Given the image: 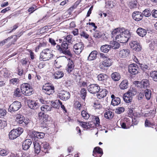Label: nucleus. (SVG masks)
<instances>
[{
	"label": "nucleus",
	"mask_w": 157,
	"mask_h": 157,
	"mask_svg": "<svg viewBox=\"0 0 157 157\" xmlns=\"http://www.w3.org/2000/svg\"><path fill=\"white\" fill-rule=\"evenodd\" d=\"M21 90L22 93L25 96L31 95L33 93V90L29 84L25 83L21 86Z\"/></svg>",
	"instance_id": "obj_1"
},
{
	"label": "nucleus",
	"mask_w": 157,
	"mask_h": 157,
	"mask_svg": "<svg viewBox=\"0 0 157 157\" xmlns=\"http://www.w3.org/2000/svg\"><path fill=\"white\" fill-rule=\"evenodd\" d=\"M54 56L52 53L50 49L47 48L44 50L40 53V60L46 61L51 59Z\"/></svg>",
	"instance_id": "obj_2"
},
{
	"label": "nucleus",
	"mask_w": 157,
	"mask_h": 157,
	"mask_svg": "<svg viewBox=\"0 0 157 157\" xmlns=\"http://www.w3.org/2000/svg\"><path fill=\"white\" fill-rule=\"evenodd\" d=\"M23 129L19 127L16 129H13L9 133V138L10 140H14L16 138L23 132Z\"/></svg>",
	"instance_id": "obj_3"
},
{
	"label": "nucleus",
	"mask_w": 157,
	"mask_h": 157,
	"mask_svg": "<svg viewBox=\"0 0 157 157\" xmlns=\"http://www.w3.org/2000/svg\"><path fill=\"white\" fill-rule=\"evenodd\" d=\"M21 106V103L18 101H15L11 104L8 109L9 111L10 112H15L17 111Z\"/></svg>",
	"instance_id": "obj_4"
},
{
	"label": "nucleus",
	"mask_w": 157,
	"mask_h": 157,
	"mask_svg": "<svg viewBox=\"0 0 157 157\" xmlns=\"http://www.w3.org/2000/svg\"><path fill=\"white\" fill-rule=\"evenodd\" d=\"M87 88L88 91L92 94L97 93L101 90L100 86L95 84H91Z\"/></svg>",
	"instance_id": "obj_5"
},
{
	"label": "nucleus",
	"mask_w": 157,
	"mask_h": 157,
	"mask_svg": "<svg viewBox=\"0 0 157 157\" xmlns=\"http://www.w3.org/2000/svg\"><path fill=\"white\" fill-rule=\"evenodd\" d=\"M42 89L43 92L48 95L52 94L55 92L54 87L49 84H46L45 86H44Z\"/></svg>",
	"instance_id": "obj_6"
},
{
	"label": "nucleus",
	"mask_w": 157,
	"mask_h": 157,
	"mask_svg": "<svg viewBox=\"0 0 157 157\" xmlns=\"http://www.w3.org/2000/svg\"><path fill=\"white\" fill-rule=\"evenodd\" d=\"M84 47V44L82 42L76 43L73 46L74 51L76 54H79L82 52Z\"/></svg>",
	"instance_id": "obj_7"
},
{
	"label": "nucleus",
	"mask_w": 157,
	"mask_h": 157,
	"mask_svg": "<svg viewBox=\"0 0 157 157\" xmlns=\"http://www.w3.org/2000/svg\"><path fill=\"white\" fill-rule=\"evenodd\" d=\"M112 63V59L107 58L100 63L99 67L100 69H103L105 67H108L111 66Z\"/></svg>",
	"instance_id": "obj_8"
},
{
	"label": "nucleus",
	"mask_w": 157,
	"mask_h": 157,
	"mask_svg": "<svg viewBox=\"0 0 157 157\" xmlns=\"http://www.w3.org/2000/svg\"><path fill=\"white\" fill-rule=\"evenodd\" d=\"M128 71L130 73L133 75H136L138 72V65L135 63L130 64L128 67Z\"/></svg>",
	"instance_id": "obj_9"
},
{
	"label": "nucleus",
	"mask_w": 157,
	"mask_h": 157,
	"mask_svg": "<svg viewBox=\"0 0 157 157\" xmlns=\"http://www.w3.org/2000/svg\"><path fill=\"white\" fill-rule=\"evenodd\" d=\"M70 96V93L69 92L64 90H61L59 93V97L62 100H67L69 99Z\"/></svg>",
	"instance_id": "obj_10"
},
{
	"label": "nucleus",
	"mask_w": 157,
	"mask_h": 157,
	"mask_svg": "<svg viewBox=\"0 0 157 157\" xmlns=\"http://www.w3.org/2000/svg\"><path fill=\"white\" fill-rule=\"evenodd\" d=\"M130 47L133 50L136 51H140L141 49V47L139 43L136 41L132 40L130 43Z\"/></svg>",
	"instance_id": "obj_11"
},
{
	"label": "nucleus",
	"mask_w": 157,
	"mask_h": 157,
	"mask_svg": "<svg viewBox=\"0 0 157 157\" xmlns=\"http://www.w3.org/2000/svg\"><path fill=\"white\" fill-rule=\"evenodd\" d=\"M133 18L136 21L141 20L143 17V14L139 11H136L133 12L132 14Z\"/></svg>",
	"instance_id": "obj_12"
},
{
	"label": "nucleus",
	"mask_w": 157,
	"mask_h": 157,
	"mask_svg": "<svg viewBox=\"0 0 157 157\" xmlns=\"http://www.w3.org/2000/svg\"><path fill=\"white\" fill-rule=\"evenodd\" d=\"M141 69L144 71H147L151 70L154 67L153 65L151 63H150L141 64L140 65Z\"/></svg>",
	"instance_id": "obj_13"
},
{
	"label": "nucleus",
	"mask_w": 157,
	"mask_h": 157,
	"mask_svg": "<svg viewBox=\"0 0 157 157\" xmlns=\"http://www.w3.org/2000/svg\"><path fill=\"white\" fill-rule=\"evenodd\" d=\"M115 39L121 43H126L129 39L126 36L121 34H117L115 37Z\"/></svg>",
	"instance_id": "obj_14"
},
{
	"label": "nucleus",
	"mask_w": 157,
	"mask_h": 157,
	"mask_svg": "<svg viewBox=\"0 0 157 157\" xmlns=\"http://www.w3.org/2000/svg\"><path fill=\"white\" fill-rule=\"evenodd\" d=\"M103 154L102 150L99 147H95L93 151V155L95 157H101Z\"/></svg>",
	"instance_id": "obj_15"
},
{
	"label": "nucleus",
	"mask_w": 157,
	"mask_h": 157,
	"mask_svg": "<svg viewBox=\"0 0 157 157\" xmlns=\"http://www.w3.org/2000/svg\"><path fill=\"white\" fill-rule=\"evenodd\" d=\"M32 142L30 139H27L25 140L23 142L22 144V147L24 150H27L30 147L31 145L32 144Z\"/></svg>",
	"instance_id": "obj_16"
},
{
	"label": "nucleus",
	"mask_w": 157,
	"mask_h": 157,
	"mask_svg": "<svg viewBox=\"0 0 157 157\" xmlns=\"http://www.w3.org/2000/svg\"><path fill=\"white\" fill-rule=\"evenodd\" d=\"M28 103L29 106L31 109H36L39 107L38 103L34 101L29 100Z\"/></svg>",
	"instance_id": "obj_17"
},
{
	"label": "nucleus",
	"mask_w": 157,
	"mask_h": 157,
	"mask_svg": "<svg viewBox=\"0 0 157 157\" xmlns=\"http://www.w3.org/2000/svg\"><path fill=\"white\" fill-rule=\"evenodd\" d=\"M97 78L98 81H102V82L105 83L106 82L107 80L109 78V76L106 74H101L98 76Z\"/></svg>",
	"instance_id": "obj_18"
},
{
	"label": "nucleus",
	"mask_w": 157,
	"mask_h": 157,
	"mask_svg": "<svg viewBox=\"0 0 157 157\" xmlns=\"http://www.w3.org/2000/svg\"><path fill=\"white\" fill-rule=\"evenodd\" d=\"M74 67V65L73 61L72 60L69 59L66 69L67 71L69 73L71 72L73 70Z\"/></svg>",
	"instance_id": "obj_19"
},
{
	"label": "nucleus",
	"mask_w": 157,
	"mask_h": 157,
	"mask_svg": "<svg viewBox=\"0 0 157 157\" xmlns=\"http://www.w3.org/2000/svg\"><path fill=\"white\" fill-rule=\"evenodd\" d=\"M149 81L147 79H143L140 82V86L142 88H147L149 87Z\"/></svg>",
	"instance_id": "obj_20"
},
{
	"label": "nucleus",
	"mask_w": 157,
	"mask_h": 157,
	"mask_svg": "<svg viewBox=\"0 0 157 157\" xmlns=\"http://www.w3.org/2000/svg\"><path fill=\"white\" fill-rule=\"evenodd\" d=\"M130 51L128 49H124L121 50L119 52V56L122 57H126L128 56Z\"/></svg>",
	"instance_id": "obj_21"
},
{
	"label": "nucleus",
	"mask_w": 157,
	"mask_h": 157,
	"mask_svg": "<svg viewBox=\"0 0 157 157\" xmlns=\"http://www.w3.org/2000/svg\"><path fill=\"white\" fill-rule=\"evenodd\" d=\"M16 121L20 124H22L23 126H26L29 123V121L28 120H25L24 117L22 118L21 117L18 119L16 120Z\"/></svg>",
	"instance_id": "obj_22"
},
{
	"label": "nucleus",
	"mask_w": 157,
	"mask_h": 157,
	"mask_svg": "<svg viewBox=\"0 0 157 157\" xmlns=\"http://www.w3.org/2000/svg\"><path fill=\"white\" fill-rule=\"evenodd\" d=\"M111 77L112 80L114 81H119L121 77L120 74L117 72L112 73L111 75Z\"/></svg>",
	"instance_id": "obj_23"
},
{
	"label": "nucleus",
	"mask_w": 157,
	"mask_h": 157,
	"mask_svg": "<svg viewBox=\"0 0 157 157\" xmlns=\"http://www.w3.org/2000/svg\"><path fill=\"white\" fill-rule=\"evenodd\" d=\"M108 93L107 91L105 89H102L99 92V93L97 94V96L98 98L101 99L105 97Z\"/></svg>",
	"instance_id": "obj_24"
},
{
	"label": "nucleus",
	"mask_w": 157,
	"mask_h": 157,
	"mask_svg": "<svg viewBox=\"0 0 157 157\" xmlns=\"http://www.w3.org/2000/svg\"><path fill=\"white\" fill-rule=\"evenodd\" d=\"M98 53V52L96 51H92L88 56V60H92L95 59L96 58Z\"/></svg>",
	"instance_id": "obj_25"
},
{
	"label": "nucleus",
	"mask_w": 157,
	"mask_h": 157,
	"mask_svg": "<svg viewBox=\"0 0 157 157\" xmlns=\"http://www.w3.org/2000/svg\"><path fill=\"white\" fill-rule=\"evenodd\" d=\"M132 97L127 93L124 94L123 96L124 101L126 103H128L131 102Z\"/></svg>",
	"instance_id": "obj_26"
},
{
	"label": "nucleus",
	"mask_w": 157,
	"mask_h": 157,
	"mask_svg": "<svg viewBox=\"0 0 157 157\" xmlns=\"http://www.w3.org/2000/svg\"><path fill=\"white\" fill-rule=\"evenodd\" d=\"M136 32L141 37H144L147 34L146 30L141 28H138L136 31Z\"/></svg>",
	"instance_id": "obj_27"
},
{
	"label": "nucleus",
	"mask_w": 157,
	"mask_h": 157,
	"mask_svg": "<svg viewBox=\"0 0 157 157\" xmlns=\"http://www.w3.org/2000/svg\"><path fill=\"white\" fill-rule=\"evenodd\" d=\"M128 87V81L127 80H124L122 81L120 85L121 89L124 90L126 89Z\"/></svg>",
	"instance_id": "obj_28"
},
{
	"label": "nucleus",
	"mask_w": 157,
	"mask_h": 157,
	"mask_svg": "<svg viewBox=\"0 0 157 157\" xmlns=\"http://www.w3.org/2000/svg\"><path fill=\"white\" fill-rule=\"evenodd\" d=\"M121 34L126 36V37L129 39L130 38V34L129 30L125 29L123 28H121Z\"/></svg>",
	"instance_id": "obj_29"
},
{
	"label": "nucleus",
	"mask_w": 157,
	"mask_h": 157,
	"mask_svg": "<svg viewBox=\"0 0 157 157\" xmlns=\"http://www.w3.org/2000/svg\"><path fill=\"white\" fill-rule=\"evenodd\" d=\"M41 145V151L45 153H48V149L49 147V144L47 143H42Z\"/></svg>",
	"instance_id": "obj_30"
},
{
	"label": "nucleus",
	"mask_w": 157,
	"mask_h": 157,
	"mask_svg": "<svg viewBox=\"0 0 157 157\" xmlns=\"http://www.w3.org/2000/svg\"><path fill=\"white\" fill-rule=\"evenodd\" d=\"M34 147L35 149V151L37 154H38L40 151L41 150V145H40V144L37 142H35L33 143Z\"/></svg>",
	"instance_id": "obj_31"
},
{
	"label": "nucleus",
	"mask_w": 157,
	"mask_h": 157,
	"mask_svg": "<svg viewBox=\"0 0 157 157\" xmlns=\"http://www.w3.org/2000/svg\"><path fill=\"white\" fill-rule=\"evenodd\" d=\"M110 48H112L114 49H117L120 47L119 44L115 41H111L110 43Z\"/></svg>",
	"instance_id": "obj_32"
},
{
	"label": "nucleus",
	"mask_w": 157,
	"mask_h": 157,
	"mask_svg": "<svg viewBox=\"0 0 157 157\" xmlns=\"http://www.w3.org/2000/svg\"><path fill=\"white\" fill-rule=\"evenodd\" d=\"M110 48L109 45L105 44L102 46L101 47L100 49L102 52L106 53L108 52Z\"/></svg>",
	"instance_id": "obj_33"
},
{
	"label": "nucleus",
	"mask_w": 157,
	"mask_h": 157,
	"mask_svg": "<svg viewBox=\"0 0 157 157\" xmlns=\"http://www.w3.org/2000/svg\"><path fill=\"white\" fill-rule=\"evenodd\" d=\"M64 75L63 72L61 71H57L53 75L54 78L56 79L60 78Z\"/></svg>",
	"instance_id": "obj_34"
},
{
	"label": "nucleus",
	"mask_w": 157,
	"mask_h": 157,
	"mask_svg": "<svg viewBox=\"0 0 157 157\" xmlns=\"http://www.w3.org/2000/svg\"><path fill=\"white\" fill-rule=\"evenodd\" d=\"M129 7L132 9L137 7V2L136 0H131L128 4Z\"/></svg>",
	"instance_id": "obj_35"
},
{
	"label": "nucleus",
	"mask_w": 157,
	"mask_h": 157,
	"mask_svg": "<svg viewBox=\"0 0 157 157\" xmlns=\"http://www.w3.org/2000/svg\"><path fill=\"white\" fill-rule=\"evenodd\" d=\"M41 110L44 112H46L48 111H50L52 107L47 105H43L41 107Z\"/></svg>",
	"instance_id": "obj_36"
},
{
	"label": "nucleus",
	"mask_w": 157,
	"mask_h": 157,
	"mask_svg": "<svg viewBox=\"0 0 157 157\" xmlns=\"http://www.w3.org/2000/svg\"><path fill=\"white\" fill-rule=\"evenodd\" d=\"M59 40L60 43H62L61 46L63 49V50H67L68 49V44L67 43V41H64V40L62 39H59Z\"/></svg>",
	"instance_id": "obj_37"
},
{
	"label": "nucleus",
	"mask_w": 157,
	"mask_h": 157,
	"mask_svg": "<svg viewBox=\"0 0 157 157\" xmlns=\"http://www.w3.org/2000/svg\"><path fill=\"white\" fill-rule=\"evenodd\" d=\"M137 92L135 88L131 87L127 93L132 97L136 94Z\"/></svg>",
	"instance_id": "obj_38"
},
{
	"label": "nucleus",
	"mask_w": 157,
	"mask_h": 157,
	"mask_svg": "<svg viewBox=\"0 0 157 157\" xmlns=\"http://www.w3.org/2000/svg\"><path fill=\"white\" fill-rule=\"evenodd\" d=\"M120 103L121 100L120 98L118 97H116L114 98L113 99H112L111 103L112 105L115 106L118 105Z\"/></svg>",
	"instance_id": "obj_39"
},
{
	"label": "nucleus",
	"mask_w": 157,
	"mask_h": 157,
	"mask_svg": "<svg viewBox=\"0 0 157 157\" xmlns=\"http://www.w3.org/2000/svg\"><path fill=\"white\" fill-rule=\"evenodd\" d=\"M21 91H20V90L18 88H17L14 91L13 93V96L15 97H21L22 95Z\"/></svg>",
	"instance_id": "obj_40"
},
{
	"label": "nucleus",
	"mask_w": 157,
	"mask_h": 157,
	"mask_svg": "<svg viewBox=\"0 0 157 157\" xmlns=\"http://www.w3.org/2000/svg\"><path fill=\"white\" fill-rule=\"evenodd\" d=\"M150 76L154 81L157 82V71H154L151 72Z\"/></svg>",
	"instance_id": "obj_41"
},
{
	"label": "nucleus",
	"mask_w": 157,
	"mask_h": 157,
	"mask_svg": "<svg viewBox=\"0 0 157 157\" xmlns=\"http://www.w3.org/2000/svg\"><path fill=\"white\" fill-rule=\"evenodd\" d=\"M104 116L107 119H111L113 117V114L112 112L108 111L105 113Z\"/></svg>",
	"instance_id": "obj_42"
},
{
	"label": "nucleus",
	"mask_w": 157,
	"mask_h": 157,
	"mask_svg": "<svg viewBox=\"0 0 157 157\" xmlns=\"http://www.w3.org/2000/svg\"><path fill=\"white\" fill-rule=\"evenodd\" d=\"M45 135V134L43 132H35L34 133V136L35 137L39 139L43 138Z\"/></svg>",
	"instance_id": "obj_43"
},
{
	"label": "nucleus",
	"mask_w": 157,
	"mask_h": 157,
	"mask_svg": "<svg viewBox=\"0 0 157 157\" xmlns=\"http://www.w3.org/2000/svg\"><path fill=\"white\" fill-rule=\"evenodd\" d=\"M60 101L59 100H56L55 102H51V106L55 108L59 109L60 107L59 102Z\"/></svg>",
	"instance_id": "obj_44"
},
{
	"label": "nucleus",
	"mask_w": 157,
	"mask_h": 157,
	"mask_svg": "<svg viewBox=\"0 0 157 157\" xmlns=\"http://www.w3.org/2000/svg\"><path fill=\"white\" fill-rule=\"evenodd\" d=\"M121 28H117L113 31L112 33V37H114L116 35L117 36V34H121Z\"/></svg>",
	"instance_id": "obj_45"
},
{
	"label": "nucleus",
	"mask_w": 157,
	"mask_h": 157,
	"mask_svg": "<svg viewBox=\"0 0 157 157\" xmlns=\"http://www.w3.org/2000/svg\"><path fill=\"white\" fill-rule=\"evenodd\" d=\"M81 115L82 117L86 120L88 119L90 117L89 114L85 110H83L82 111Z\"/></svg>",
	"instance_id": "obj_46"
},
{
	"label": "nucleus",
	"mask_w": 157,
	"mask_h": 157,
	"mask_svg": "<svg viewBox=\"0 0 157 157\" xmlns=\"http://www.w3.org/2000/svg\"><path fill=\"white\" fill-rule=\"evenodd\" d=\"M81 97L83 99H85L86 96V90L85 88H82L80 91Z\"/></svg>",
	"instance_id": "obj_47"
},
{
	"label": "nucleus",
	"mask_w": 157,
	"mask_h": 157,
	"mask_svg": "<svg viewBox=\"0 0 157 157\" xmlns=\"http://www.w3.org/2000/svg\"><path fill=\"white\" fill-rule=\"evenodd\" d=\"M144 93L147 99V100L150 99L151 94V91L148 89H147L145 90Z\"/></svg>",
	"instance_id": "obj_48"
},
{
	"label": "nucleus",
	"mask_w": 157,
	"mask_h": 157,
	"mask_svg": "<svg viewBox=\"0 0 157 157\" xmlns=\"http://www.w3.org/2000/svg\"><path fill=\"white\" fill-rule=\"evenodd\" d=\"M142 13L143 14V16L144 15L146 17H149L151 14V11L147 9H146L143 11Z\"/></svg>",
	"instance_id": "obj_49"
},
{
	"label": "nucleus",
	"mask_w": 157,
	"mask_h": 157,
	"mask_svg": "<svg viewBox=\"0 0 157 157\" xmlns=\"http://www.w3.org/2000/svg\"><path fill=\"white\" fill-rule=\"evenodd\" d=\"M144 124L145 127H151L152 126L155 125V124L151 123L148 120L146 119L145 120Z\"/></svg>",
	"instance_id": "obj_50"
},
{
	"label": "nucleus",
	"mask_w": 157,
	"mask_h": 157,
	"mask_svg": "<svg viewBox=\"0 0 157 157\" xmlns=\"http://www.w3.org/2000/svg\"><path fill=\"white\" fill-rule=\"evenodd\" d=\"M9 153L8 151L2 149L0 151V155L2 156H5L7 155Z\"/></svg>",
	"instance_id": "obj_51"
},
{
	"label": "nucleus",
	"mask_w": 157,
	"mask_h": 157,
	"mask_svg": "<svg viewBox=\"0 0 157 157\" xmlns=\"http://www.w3.org/2000/svg\"><path fill=\"white\" fill-rule=\"evenodd\" d=\"M36 6L34 5L29 8L28 10L29 12H30L29 14H30L31 13H33L34 11L36 10L37 9L36 8Z\"/></svg>",
	"instance_id": "obj_52"
},
{
	"label": "nucleus",
	"mask_w": 157,
	"mask_h": 157,
	"mask_svg": "<svg viewBox=\"0 0 157 157\" xmlns=\"http://www.w3.org/2000/svg\"><path fill=\"white\" fill-rule=\"evenodd\" d=\"M87 128H94L95 127L96 124L93 121H90L87 122Z\"/></svg>",
	"instance_id": "obj_53"
},
{
	"label": "nucleus",
	"mask_w": 157,
	"mask_h": 157,
	"mask_svg": "<svg viewBox=\"0 0 157 157\" xmlns=\"http://www.w3.org/2000/svg\"><path fill=\"white\" fill-rule=\"evenodd\" d=\"M124 111V108L123 107H118L116 109V112L118 114H121Z\"/></svg>",
	"instance_id": "obj_54"
},
{
	"label": "nucleus",
	"mask_w": 157,
	"mask_h": 157,
	"mask_svg": "<svg viewBox=\"0 0 157 157\" xmlns=\"http://www.w3.org/2000/svg\"><path fill=\"white\" fill-rule=\"evenodd\" d=\"M80 35L82 37H83L86 39L88 38L89 37V35L84 31L81 32Z\"/></svg>",
	"instance_id": "obj_55"
},
{
	"label": "nucleus",
	"mask_w": 157,
	"mask_h": 157,
	"mask_svg": "<svg viewBox=\"0 0 157 157\" xmlns=\"http://www.w3.org/2000/svg\"><path fill=\"white\" fill-rule=\"evenodd\" d=\"M6 111L5 109H0V117L4 116L6 115Z\"/></svg>",
	"instance_id": "obj_56"
},
{
	"label": "nucleus",
	"mask_w": 157,
	"mask_h": 157,
	"mask_svg": "<svg viewBox=\"0 0 157 157\" xmlns=\"http://www.w3.org/2000/svg\"><path fill=\"white\" fill-rule=\"evenodd\" d=\"M71 39L72 38L70 36L68 35L64 38L65 40H64V41H66L67 43H71L72 41Z\"/></svg>",
	"instance_id": "obj_57"
},
{
	"label": "nucleus",
	"mask_w": 157,
	"mask_h": 157,
	"mask_svg": "<svg viewBox=\"0 0 157 157\" xmlns=\"http://www.w3.org/2000/svg\"><path fill=\"white\" fill-rule=\"evenodd\" d=\"M151 13L153 17L157 18V10L154 9L153 10Z\"/></svg>",
	"instance_id": "obj_58"
},
{
	"label": "nucleus",
	"mask_w": 157,
	"mask_h": 157,
	"mask_svg": "<svg viewBox=\"0 0 157 157\" xmlns=\"http://www.w3.org/2000/svg\"><path fill=\"white\" fill-rule=\"evenodd\" d=\"M94 36L95 38H99L101 37V35L100 33L98 31H97L94 33Z\"/></svg>",
	"instance_id": "obj_59"
},
{
	"label": "nucleus",
	"mask_w": 157,
	"mask_h": 157,
	"mask_svg": "<svg viewBox=\"0 0 157 157\" xmlns=\"http://www.w3.org/2000/svg\"><path fill=\"white\" fill-rule=\"evenodd\" d=\"M144 97V93H140L137 96V99L139 100L142 99L143 97Z\"/></svg>",
	"instance_id": "obj_60"
},
{
	"label": "nucleus",
	"mask_w": 157,
	"mask_h": 157,
	"mask_svg": "<svg viewBox=\"0 0 157 157\" xmlns=\"http://www.w3.org/2000/svg\"><path fill=\"white\" fill-rule=\"evenodd\" d=\"M19 79L17 78H13L10 80V82L12 83L13 84L15 83H17L18 82Z\"/></svg>",
	"instance_id": "obj_61"
},
{
	"label": "nucleus",
	"mask_w": 157,
	"mask_h": 157,
	"mask_svg": "<svg viewBox=\"0 0 157 157\" xmlns=\"http://www.w3.org/2000/svg\"><path fill=\"white\" fill-rule=\"evenodd\" d=\"M56 49L60 53H62L63 49L61 48L60 45H57L56 46Z\"/></svg>",
	"instance_id": "obj_62"
},
{
	"label": "nucleus",
	"mask_w": 157,
	"mask_h": 157,
	"mask_svg": "<svg viewBox=\"0 0 157 157\" xmlns=\"http://www.w3.org/2000/svg\"><path fill=\"white\" fill-rule=\"evenodd\" d=\"M62 53L65 55H67L69 56H71V54L69 50H63Z\"/></svg>",
	"instance_id": "obj_63"
},
{
	"label": "nucleus",
	"mask_w": 157,
	"mask_h": 157,
	"mask_svg": "<svg viewBox=\"0 0 157 157\" xmlns=\"http://www.w3.org/2000/svg\"><path fill=\"white\" fill-rule=\"evenodd\" d=\"M49 41L50 43L53 45H55L56 44L55 41V40L52 38H49Z\"/></svg>",
	"instance_id": "obj_64"
}]
</instances>
